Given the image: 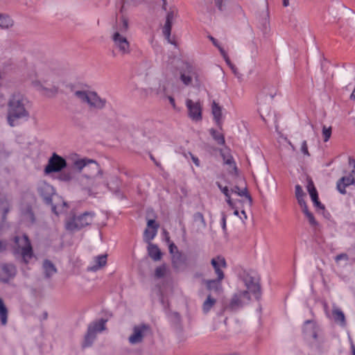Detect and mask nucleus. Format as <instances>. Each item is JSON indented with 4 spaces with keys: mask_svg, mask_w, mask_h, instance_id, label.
Wrapping results in <instances>:
<instances>
[{
    "mask_svg": "<svg viewBox=\"0 0 355 355\" xmlns=\"http://www.w3.org/2000/svg\"><path fill=\"white\" fill-rule=\"evenodd\" d=\"M168 100H169L170 103L173 106V107L174 109H175L176 108V105H175V99L172 96H168Z\"/></svg>",
    "mask_w": 355,
    "mask_h": 355,
    "instance_id": "62",
    "label": "nucleus"
},
{
    "mask_svg": "<svg viewBox=\"0 0 355 355\" xmlns=\"http://www.w3.org/2000/svg\"><path fill=\"white\" fill-rule=\"evenodd\" d=\"M232 191V192L237 193L239 196H245L248 200L250 204L252 203V197L248 193L246 188H245L243 190H241L238 186H235L234 188Z\"/></svg>",
    "mask_w": 355,
    "mask_h": 355,
    "instance_id": "34",
    "label": "nucleus"
},
{
    "mask_svg": "<svg viewBox=\"0 0 355 355\" xmlns=\"http://www.w3.org/2000/svg\"><path fill=\"white\" fill-rule=\"evenodd\" d=\"M149 334L150 328L148 325L135 326L132 334L128 337V342L132 345L139 344Z\"/></svg>",
    "mask_w": 355,
    "mask_h": 355,
    "instance_id": "11",
    "label": "nucleus"
},
{
    "mask_svg": "<svg viewBox=\"0 0 355 355\" xmlns=\"http://www.w3.org/2000/svg\"><path fill=\"white\" fill-rule=\"evenodd\" d=\"M162 255L163 253L162 252L160 249L157 247V261L161 259Z\"/></svg>",
    "mask_w": 355,
    "mask_h": 355,
    "instance_id": "61",
    "label": "nucleus"
},
{
    "mask_svg": "<svg viewBox=\"0 0 355 355\" xmlns=\"http://www.w3.org/2000/svg\"><path fill=\"white\" fill-rule=\"evenodd\" d=\"M295 190L296 198H299V197L301 198L305 196V193L302 189V187L300 184L295 185Z\"/></svg>",
    "mask_w": 355,
    "mask_h": 355,
    "instance_id": "43",
    "label": "nucleus"
},
{
    "mask_svg": "<svg viewBox=\"0 0 355 355\" xmlns=\"http://www.w3.org/2000/svg\"><path fill=\"white\" fill-rule=\"evenodd\" d=\"M13 24L12 19L6 15H0V27L2 28H8Z\"/></svg>",
    "mask_w": 355,
    "mask_h": 355,
    "instance_id": "31",
    "label": "nucleus"
},
{
    "mask_svg": "<svg viewBox=\"0 0 355 355\" xmlns=\"http://www.w3.org/2000/svg\"><path fill=\"white\" fill-rule=\"evenodd\" d=\"M261 92L265 96L269 95L271 98H273L277 94V89L274 87H266Z\"/></svg>",
    "mask_w": 355,
    "mask_h": 355,
    "instance_id": "37",
    "label": "nucleus"
},
{
    "mask_svg": "<svg viewBox=\"0 0 355 355\" xmlns=\"http://www.w3.org/2000/svg\"><path fill=\"white\" fill-rule=\"evenodd\" d=\"M163 234H164V240L168 244L171 242L170 236L168 233L166 231V230L163 229Z\"/></svg>",
    "mask_w": 355,
    "mask_h": 355,
    "instance_id": "54",
    "label": "nucleus"
},
{
    "mask_svg": "<svg viewBox=\"0 0 355 355\" xmlns=\"http://www.w3.org/2000/svg\"><path fill=\"white\" fill-rule=\"evenodd\" d=\"M223 279H204L203 283L205 284L207 289L209 291H212L215 293L220 294L223 291L222 281Z\"/></svg>",
    "mask_w": 355,
    "mask_h": 355,
    "instance_id": "19",
    "label": "nucleus"
},
{
    "mask_svg": "<svg viewBox=\"0 0 355 355\" xmlns=\"http://www.w3.org/2000/svg\"><path fill=\"white\" fill-rule=\"evenodd\" d=\"M72 178V174L71 172L62 171L59 175V179L62 181L68 182Z\"/></svg>",
    "mask_w": 355,
    "mask_h": 355,
    "instance_id": "41",
    "label": "nucleus"
},
{
    "mask_svg": "<svg viewBox=\"0 0 355 355\" xmlns=\"http://www.w3.org/2000/svg\"><path fill=\"white\" fill-rule=\"evenodd\" d=\"M211 112L214 116V119L215 120L216 124L220 127L221 125V116H222V108L215 101L213 102L211 106Z\"/></svg>",
    "mask_w": 355,
    "mask_h": 355,
    "instance_id": "24",
    "label": "nucleus"
},
{
    "mask_svg": "<svg viewBox=\"0 0 355 355\" xmlns=\"http://www.w3.org/2000/svg\"><path fill=\"white\" fill-rule=\"evenodd\" d=\"M193 220L195 223H199L202 227H205L207 225L204 216L200 212H196L193 215Z\"/></svg>",
    "mask_w": 355,
    "mask_h": 355,
    "instance_id": "36",
    "label": "nucleus"
},
{
    "mask_svg": "<svg viewBox=\"0 0 355 355\" xmlns=\"http://www.w3.org/2000/svg\"><path fill=\"white\" fill-rule=\"evenodd\" d=\"M155 236V220L148 219L147 227L144 232V241L148 243V253L149 257L155 261V245L151 243Z\"/></svg>",
    "mask_w": 355,
    "mask_h": 355,
    "instance_id": "8",
    "label": "nucleus"
},
{
    "mask_svg": "<svg viewBox=\"0 0 355 355\" xmlns=\"http://www.w3.org/2000/svg\"><path fill=\"white\" fill-rule=\"evenodd\" d=\"M355 183L354 175H349L340 178L336 183V189L341 194H346V187Z\"/></svg>",
    "mask_w": 355,
    "mask_h": 355,
    "instance_id": "20",
    "label": "nucleus"
},
{
    "mask_svg": "<svg viewBox=\"0 0 355 355\" xmlns=\"http://www.w3.org/2000/svg\"><path fill=\"white\" fill-rule=\"evenodd\" d=\"M349 164L353 166L354 168H355V159L352 157H349Z\"/></svg>",
    "mask_w": 355,
    "mask_h": 355,
    "instance_id": "63",
    "label": "nucleus"
},
{
    "mask_svg": "<svg viewBox=\"0 0 355 355\" xmlns=\"http://www.w3.org/2000/svg\"><path fill=\"white\" fill-rule=\"evenodd\" d=\"M331 127H326L323 125L322 127V136L323 140L324 142H327L331 137Z\"/></svg>",
    "mask_w": 355,
    "mask_h": 355,
    "instance_id": "39",
    "label": "nucleus"
},
{
    "mask_svg": "<svg viewBox=\"0 0 355 355\" xmlns=\"http://www.w3.org/2000/svg\"><path fill=\"white\" fill-rule=\"evenodd\" d=\"M312 202L313 203V205L317 208L318 210H321V211H325V207L319 200V198H316L315 200H313Z\"/></svg>",
    "mask_w": 355,
    "mask_h": 355,
    "instance_id": "44",
    "label": "nucleus"
},
{
    "mask_svg": "<svg viewBox=\"0 0 355 355\" xmlns=\"http://www.w3.org/2000/svg\"><path fill=\"white\" fill-rule=\"evenodd\" d=\"M140 272L143 277V281H154L155 279V270L149 268L148 259H144L140 263Z\"/></svg>",
    "mask_w": 355,
    "mask_h": 355,
    "instance_id": "17",
    "label": "nucleus"
},
{
    "mask_svg": "<svg viewBox=\"0 0 355 355\" xmlns=\"http://www.w3.org/2000/svg\"><path fill=\"white\" fill-rule=\"evenodd\" d=\"M14 253L20 255L25 263H28L33 257V248L27 235L17 236L14 239Z\"/></svg>",
    "mask_w": 355,
    "mask_h": 355,
    "instance_id": "4",
    "label": "nucleus"
},
{
    "mask_svg": "<svg viewBox=\"0 0 355 355\" xmlns=\"http://www.w3.org/2000/svg\"><path fill=\"white\" fill-rule=\"evenodd\" d=\"M239 294V295L241 296V297L243 299H245L247 300H250V291L248 290V291H239V293H237Z\"/></svg>",
    "mask_w": 355,
    "mask_h": 355,
    "instance_id": "50",
    "label": "nucleus"
},
{
    "mask_svg": "<svg viewBox=\"0 0 355 355\" xmlns=\"http://www.w3.org/2000/svg\"><path fill=\"white\" fill-rule=\"evenodd\" d=\"M74 95L83 103H86L91 110H101L107 105V100L100 96L96 92L91 90H77Z\"/></svg>",
    "mask_w": 355,
    "mask_h": 355,
    "instance_id": "3",
    "label": "nucleus"
},
{
    "mask_svg": "<svg viewBox=\"0 0 355 355\" xmlns=\"http://www.w3.org/2000/svg\"><path fill=\"white\" fill-rule=\"evenodd\" d=\"M162 1V8L164 11H167V0H160Z\"/></svg>",
    "mask_w": 355,
    "mask_h": 355,
    "instance_id": "59",
    "label": "nucleus"
},
{
    "mask_svg": "<svg viewBox=\"0 0 355 355\" xmlns=\"http://www.w3.org/2000/svg\"><path fill=\"white\" fill-rule=\"evenodd\" d=\"M224 0H214V2H215V4L216 6V7L218 8V10H223V2Z\"/></svg>",
    "mask_w": 355,
    "mask_h": 355,
    "instance_id": "53",
    "label": "nucleus"
},
{
    "mask_svg": "<svg viewBox=\"0 0 355 355\" xmlns=\"http://www.w3.org/2000/svg\"><path fill=\"white\" fill-rule=\"evenodd\" d=\"M26 78L37 91L46 96L54 95L58 87L54 85V73L49 64L37 61L28 67Z\"/></svg>",
    "mask_w": 355,
    "mask_h": 355,
    "instance_id": "1",
    "label": "nucleus"
},
{
    "mask_svg": "<svg viewBox=\"0 0 355 355\" xmlns=\"http://www.w3.org/2000/svg\"><path fill=\"white\" fill-rule=\"evenodd\" d=\"M146 24H147V25L148 26V28H145V31H146V34H148V35H150L149 41L150 42V43L152 44V46H153V36L152 35V34H153L152 27H151V26L148 24V20L146 21Z\"/></svg>",
    "mask_w": 355,
    "mask_h": 355,
    "instance_id": "48",
    "label": "nucleus"
},
{
    "mask_svg": "<svg viewBox=\"0 0 355 355\" xmlns=\"http://www.w3.org/2000/svg\"><path fill=\"white\" fill-rule=\"evenodd\" d=\"M301 152L306 156H310V153L308 150V146L306 141H303L301 146Z\"/></svg>",
    "mask_w": 355,
    "mask_h": 355,
    "instance_id": "49",
    "label": "nucleus"
},
{
    "mask_svg": "<svg viewBox=\"0 0 355 355\" xmlns=\"http://www.w3.org/2000/svg\"><path fill=\"white\" fill-rule=\"evenodd\" d=\"M66 207V202H62V205H51V209H52V211L57 216L59 215V214L60 212L62 211V210L65 208Z\"/></svg>",
    "mask_w": 355,
    "mask_h": 355,
    "instance_id": "40",
    "label": "nucleus"
},
{
    "mask_svg": "<svg viewBox=\"0 0 355 355\" xmlns=\"http://www.w3.org/2000/svg\"><path fill=\"white\" fill-rule=\"evenodd\" d=\"M129 27L128 20L122 16L120 20L116 23L114 30V33L125 35Z\"/></svg>",
    "mask_w": 355,
    "mask_h": 355,
    "instance_id": "23",
    "label": "nucleus"
},
{
    "mask_svg": "<svg viewBox=\"0 0 355 355\" xmlns=\"http://www.w3.org/2000/svg\"><path fill=\"white\" fill-rule=\"evenodd\" d=\"M180 79L186 85H189L191 83L192 81V78L190 76H187L184 73L181 74Z\"/></svg>",
    "mask_w": 355,
    "mask_h": 355,
    "instance_id": "46",
    "label": "nucleus"
},
{
    "mask_svg": "<svg viewBox=\"0 0 355 355\" xmlns=\"http://www.w3.org/2000/svg\"><path fill=\"white\" fill-rule=\"evenodd\" d=\"M107 320L100 319L91 322L87 327V334L83 343V347H90L96 338L98 334L105 330Z\"/></svg>",
    "mask_w": 355,
    "mask_h": 355,
    "instance_id": "6",
    "label": "nucleus"
},
{
    "mask_svg": "<svg viewBox=\"0 0 355 355\" xmlns=\"http://www.w3.org/2000/svg\"><path fill=\"white\" fill-rule=\"evenodd\" d=\"M17 274V268L12 263H0V281L8 282Z\"/></svg>",
    "mask_w": 355,
    "mask_h": 355,
    "instance_id": "14",
    "label": "nucleus"
},
{
    "mask_svg": "<svg viewBox=\"0 0 355 355\" xmlns=\"http://www.w3.org/2000/svg\"><path fill=\"white\" fill-rule=\"evenodd\" d=\"M66 166V160L54 153L49 158L48 164L44 168V172L46 174H50L53 172H60Z\"/></svg>",
    "mask_w": 355,
    "mask_h": 355,
    "instance_id": "10",
    "label": "nucleus"
},
{
    "mask_svg": "<svg viewBox=\"0 0 355 355\" xmlns=\"http://www.w3.org/2000/svg\"><path fill=\"white\" fill-rule=\"evenodd\" d=\"M186 105L188 109L189 116L193 121L202 120V107L200 102H193L191 99H187Z\"/></svg>",
    "mask_w": 355,
    "mask_h": 355,
    "instance_id": "15",
    "label": "nucleus"
},
{
    "mask_svg": "<svg viewBox=\"0 0 355 355\" xmlns=\"http://www.w3.org/2000/svg\"><path fill=\"white\" fill-rule=\"evenodd\" d=\"M306 217L307 218L309 222V224L313 226V227H316L318 225V223L317 222V220L315 219V217L313 216V214L311 212V213H307L306 215H305Z\"/></svg>",
    "mask_w": 355,
    "mask_h": 355,
    "instance_id": "42",
    "label": "nucleus"
},
{
    "mask_svg": "<svg viewBox=\"0 0 355 355\" xmlns=\"http://www.w3.org/2000/svg\"><path fill=\"white\" fill-rule=\"evenodd\" d=\"M210 134L212 136V137L214 139V140L220 145L225 144V137L223 135L218 133L216 130L211 129L210 130Z\"/></svg>",
    "mask_w": 355,
    "mask_h": 355,
    "instance_id": "35",
    "label": "nucleus"
},
{
    "mask_svg": "<svg viewBox=\"0 0 355 355\" xmlns=\"http://www.w3.org/2000/svg\"><path fill=\"white\" fill-rule=\"evenodd\" d=\"M38 192L47 204H51L54 189L47 183H42L38 187Z\"/></svg>",
    "mask_w": 355,
    "mask_h": 355,
    "instance_id": "18",
    "label": "nucleus"
},
{
    "mask_svg": "<svg viewBox=\"0 0 355 355\" xmlns=\"http://www.w3.org/2000/svg\"><path fill=\"white\" fill-rule=\"evenodd\" d=\"M222 227L223 230H226V216L223 214L222 217Z\"/></svg>",
    "mask_w": 355,
    "mask_h": 355,
    "instance_id": "58",
    "label": "nucleus"
},
{
    "mask_svg": "<svg viewBox=\"0 0 355 355\" xmlns=\"http://www.w3.org/2000/svg\"><path fill=\"white\" fill-rule=\"evenodd\" d=\"M73 165L79 171H81L83 168H89L94 172L96 173L94 176L95 182H96L97 184H103L106 188L110 189V184L107 179L103 176L99 165L94 160L89 159H78L74 161Z\"/></svg>",
    "mask_w": 355,
    "mask_h": 355,
    "instance_id": "5",
    "label": "nucleus"
},
{
    "mask_svg": "<svg viewBox=\"0 0 355 355\" xmlns=\"http://www.w3.org/2000/svg\"><path fill=\"white\" fill-rule=\"evenodd\" d=\"M94 217V212H85L78 216H73L69 218L65 223V227L69 231L80 230L81 228L90 225L93 221Z\"/></svg>",
    "mask_w": 355,
    "mask_h": 355,
    "instance_id": "7",
    "label": "nucleus"
},
{
    "mask_svg": "<svg viewBox=\"0 0 355 355\" xmlns=\"http://www.w3.org/2000/svg\"><path fill=\"white\" fill-rule=\"evenodd\" d=\"M21 220L27 225H30L35 222V216L29 205H26L21 211Z\"/></svg>",
    "mask_w": 355,
    "mask_h": 355,
    "instance_id": "22",
    "label": "nucleus"
},
{
    "mask_svg": "<svg viewBox=\"0 0 355 355\" xmlns=\"http://www.w3.org/2000/svg\"><path fill=\"white\" fill-rule=\"evenodd\" d=\"M301 207H302V212L304 214V215H306L307 213H311V211H309V210L308 209L307 205L302 206Z\"/></svg>",
    "mask_w": 355,
    "mask_h": 355,
    "instance_id": "60",
    "label": "nucleus"
},
{
    "mask_svg": "<svg viewBox=\"0 0 355 355\" xmlns=\"http://www.w3.org/2000/svg\"><path fill=\"white\" fill-rule=\"evenodd\" d=\"M8 309L6 307L3 300L0 298V320L2 325L7 324Z\"/></svg>",
    "mask_w": 355,
    "mask_h": 355,
    "instance_id": "30",
    "label": "nucleus"
},
{
    "mask_svg": "<svg viewBox=\"0 0 355 355\" xmlns=\"http://www.w3.org/2000/svg\"><path fill=\"white\" fill-rule=\"evenodd\" d=\"M7 246V243L6 241H0V252H2L6 250Z\"/></svg>",
    "mask_w": 355,
    "mask_h": 355,
    "instance_id": "57",
    "label": "nucleus"
},
{
    "mask_svg": "<svg viewBox=\"0 0 355 355\" xmlns=\"http://www.w3.org/2000/svg\"><path fill=\"white\" fill-rule=\"evenodd\" d=\"M168 270V267L166 264L157 267V278L164 277Z\"/></svg>",
    "mask_w": 355,
    "mask_h": 355,
    "instance_id": "38",
    "label": "nucleus"
},
{
    "mask_svg": "<svg viewBox=\"0 0 355 355\" xmlns=\"http://www.w3.org/2000/svg\"><path fill=\"white\" fill-rule=\"evenodd\" d=\"M243 300L238 293H236L233 295L230 302V308L232 310H236L239 308L243 306Z\"/></svg>",
    "mask_w": 355,
    "mask_h": 355,
    "instance_id": "29",
    "label": "nucleus"
},
{
    "mask_svg": "<svg viewBox=\"0 0 355 355\" xmlns=\"http://www.w3.org/2000/svg\"><path fill=\"white\" fill-rule=\"evenodd\" d=\"M218 50L221 54L222 56H225L226 55H227V53H226V51L224 50V49L220 46H218Z\"/></svg>",
    "mask_w": 355,
    "mask_h": 355,
    "instance_id": "64",
    "label": "nucleus"
},
{
    "mask_svg": "<svg viewBox=\"0 0 355 355\" xmlns=\"http://www.w3.org/2000/svg\"><path fill=\"white\" fill-rule=\"evenodd\" d=\"M259 28L263 33H266L269 28V15L267 12H263L261 16L260 17L259 21Z\"/></svg>",
    "mask_w": 355,
    "mask_h": 355,
    "instance_id": "27",
    "label": "nucleus"
},
{
    "mask_svg": "<svg viewBox=\"0 0 355 355\" xmlns=\"http://www.w3.org/2000/svg\"><path fill=\"white\" fill-rule=\"evenodd\" d=\"M304 197H301V198H300V197H299V198H297V202H298V204L300 205V207H302V206H304V205H306V202H305V200H304Z\"/></svg>",
    "mask_w": 355,
    "mask_h": 355,
    "instance_id": "56",
    "label": "nucleus"
},
{
    "mask_svg": "<svg viewBox=\"0 0 355 355\" xmlns=\"http://www.w3.org/2000/svg\"><path fill=\"white\" fill-rule=\"evenodd\" d=\"M189 155H190V157H191L193 162L195 164V165L196 166H200V163L199 159L190 152H189Z\"/></svg>",
    "mask_w": 355,
    "mask_h": 355,
    "instance_id": "52",
    "label": "nucleus"
},
{
    "mask_svg": "<svg viewBox=\"0 0 355 355\" xmlns=\"http://www.w3.org/2000/svg\"><path fill=\"white\" fill-rule=\"evenodd\" d=\"M168 250H169L170 253L173 255V259L175 258V254H174L175 252L178 254L179 256H180V254L178 252V248L174 244V243L171 242V243H168Z\"/></svg>",
    "mask_w": 355,
    "mask_h": 355,
    "instance_id": "47",
    "label": "nucleus"
},
{
    "mask_svg": "<svg viewBox=\"0 0 355 355\" xmlns=\"http://www.w3.org/2000/svg\"><path fill=\"white\" fill-rule=\"evenodd\" d=\"M343 259L346 260V261H347L349 259V257L346 253L339 254L335 257V261L336 262H338L339 261L343 260Z\"/></svg>",
    "mask_w": 355,
    "mask_h": 355,
    "instance_id": "51",
    "label": "nucleus"
},
{
    "mask_svg": "<svg viewBox=\"0 0 355 355\" xmlns=\"http://www.w3.org/2000/svg\"><path fill=\"white\" fill-rule=\"evenodd\" d=\"M332 315L334 320L336 322L339 323L342 327L346 325V320L344 313L338 308H334L332 310Z\"/></svg>",
    "mask_w": 355,
    "mask_h": 355,
    "instance_id": "25",
    "label": "nucleus"
},
{
    "mask_svg": "<svg viewBox=\"0 0 355 355\" xmlns=\"http://www.w3.org/2000/svg\"><path fill=\"white\" fill-rule=\"evenodd\" d=\"M211 264L214 270L215 274L219 279L225 278L223 269L227 268V262L225 259L222 256H217L211 259Z\"/></svg>",
    "mask_w": 355,
    "mask_h": 355,
    "instance_id": "16",
    "label": "nucleus"
},
{
    "mask_svg": "<svg viewBox=\"0 0 355 355\" xmlns=\"http://www.w3.org/2000/svg\"><path fill=\"white\" fill-rule=\"evenodd\" d=\"M112 40L114 43V47L121 55H125L130 53V46L125 35L119 33H113Z\"/></svg>",
    "mask_w": 355,
    "mask_h": 355,
    "instance_id": "12",
    "label": "nucleus"
},
{
    "mask_svg": "<svg viewBox=\"0 0 355 355\" xmlns=\"http://www.w3.org/2000/svg\"><path fill=\"white\" fill-rule=\"evenodd\" d=\"M178 11L175 8H170L169 10L167 11L166 16V21L162 27V34L164 38L167 40L169 44L175 45V41L174 38H171V33L173 22L177 17Z\"/></svg>",
    "mask_w": 355,
    "mask_h": 355,
    "instance_id": "9",
    "label": "nucleus"
},
{
    "mask_svg": "<svg viewBox=\"0 0 355 355\" xmlns=\"http://www.w3.org/2000/svg\"><path fill=\"white\" fill-rule=\"evenodd\" d=\"M222 155L223 157V159H224L225 163L226 164H228L230 166H232L233 165L234 166V168L235 170L237 169V168L236 166V164H235V162L234 161V159H233V157L232 156H229L227 158H226V157L223 154H222Z\"/></svg>",
    "mask_w": 355,
    "mask_h": 355,
    "instance_id": "45",
    "label": "nucleus"
},
{
    "mask_svg": "<svg viewBox=\"0 0 355 355\" xmlns=\"http://www.w3.org/2000/svg\"><path fill=\"white\" fill-rule=\"evenodd\" d=\"M243 281L248 290L254 295L256 300H259L261 297V286L257 279L250 273H245Z\"/></svg>",
    "mask_w": 355,
    "mask_h": 355,
    "instance_id": "13",
    "label": "nucleus"
},
{
    "mask_svg": "<svg viewBox=\"0 0 355 355\" xmlns=\"http://www.w3.org/2000/svg\"><path fill=\"white\" fill-rule=\"evenodd\" d=\"M43 270L46 277L49 278L56 273L57 269L53 263L49 260H45L43 263Z\"/></svg>",
    "mask_w": 355,
    "mask_h": 355,
    "instance_id": "26",
    "label": "nucleus"
},
{
    "mask_svg": "<svg viewBox=\"0 0 355 355\" xmlns=\"http://www.w3.org/2000/svg\"><path fill=\"white\" fill-rule=\"evenodd\" d=\"M107 263V255L101 254L96 257L93 262L88 266L87 270L89 271L96 272Z\"/></svg>",
    "mask_w": 355,
    "mask_h": 355,
    "instance_id": "21",
    "label": "nucleus"
},
{
    "mask_svg": "<svg viewBox=\"0 0 355 355\" xmlns=\"http://www.w3.org/2000/svg\"><path fill=\"white\" fill-rule=\"evenodd\" d=\"M307 191L309 193L311 200L318 198V191L311 180H309L307 184Z\"/></svg>",
    "mask_w": 355,
    "mask_h": 355,
    "instance_id": "32",
    "label": "nucleus"
},
{
    "mask_svg": "<svg viewBox=\"0 0 355 355\" xmlns=\"http://www.w3.org/2000/svg\"><path fill=\"white\" fill-rule=\"evenodd\" d=\"M27 104L28 100L21 93L14 92L11 95L8 103V121L11 126L16 125L17 119L28 118Z\"/></svg>",
    "mask_w": 355,
    "mask_h": 355,
    "instance_id": "2",
    "label": "nucleus"
},
{
    "mask_svg": "<svg viewBox=\"0 0 355 355\" xmlns=\"http://www.w3.org/2000/svg\"><path fill=\"white\" fill-rule=\"evenodd\" d=\"M209 39L212 42V44L217 48H218V46H220V45L219 44L218 40L216 39H215L214 37L211 36V35H209L208 36Z\"/></svg>",
    "mask_w": 355,
    "mask_h": 355,
    "instance_id": "55",
    "label": "nucleus"
},
{
    "mask_svg": "<svg viewBox=\"0 0 355 355\" xmlns=\"http://www.w3.org/2000/svg\"><path fill=\"white\" fill-rule=\"evenodd\" d=\"M216 303V300L214 299L211 296V295H209L206 299V300L202 304V311L205 314H207L209 312V311L211 309V308L215 305Z\"/></svg>",
    "mask_w": 355,
    "mask_h": 355,
    "instance_id": "28",
    "label": "nucleus"
},
{
    "mask_svg": "<svg viewBox=\"0 0 355 355\" xmlns=\"http://www.w3.org/2000/svg\"><path fill=\"white\" fill-rule=\"evenodd\" d=\"M217 185L219 187V189H220V191L223 192V195L225 196V197H226V202H227V204L232 209H234V203L232 202V201L231 200L230 194V191H229L228 187H223L219 182H217Z\"/></svg>",
    "mask_w": 355,
    "mask_h": 355,
    "instance_id": "33",
    "label": "nucleus"
}]
</instances>
